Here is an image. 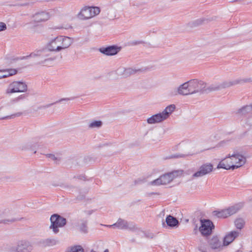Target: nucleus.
Listing matches in <instances>:
<instances>
[{
	"mask_svg": "<svg viewBox=\"0 0 252 252\" xmlns=\"http://www.w3.org/2000/svg\"><path fill=\"white\" fill-rule=\"evenodd\" d=\"M252 111V104L244 106L238 110V113L242 115H246L251 113Z\"/></svg>",
	"mask_w": 252,
	"mask_h": 252,
	"instance_id": "obj_26",
	"label": "nucleus"
},
{
	"mask_svg": "<svg viewBox=\"0 0 252 252\" xmlns=\"http://www.w3.org/2000/svg\"><path fill=\"white\" fill-rule=\"evenodd\" d=\"M172 94L173 95L180 94L188 95L191 94L189 90L188 82H185L180 85L177 90L172 92Z\"/></svg>",
	"mask_w": 252,
	"mask_h": 252,
	"instance_id": "obj_20",
	"label": "nucleus"
},
{
	"mask_svg": "<svg viewBox=\"0 0 252 252\" xmlns=\"http://www.w3.org/2000/svg\"><path fill=\"white\" fill-rule=\"evenodd\" d=\"M233 159L231 157V154H228L226 157L220 161L217 166V168H222L226 170L237 169V166H235L233 164Z\"/></svg>",
	"mask_w": 252,
	"mask_h": 252,
	"instance_id": "obj_15",
	"label": "nucleus"
},
{
	"mask_svg": "<svg viewBox=\"0 0 252 252\" xmlns=\"http://www.w3.org/2000/svg\"><path fill=\"white\" fill-rule=\"evenodd\" d=\"M11 212L8 209L0 210V223H8L14 222L16 219L11 217Z\"/></svg>",
	"mask_w": 252,
	"mask_h": 252,
	"instance_id": "obj_16",
	"label": "nucleus"
},
{
	"mask_svg": "<svg viewBox=\"0 0 252 252\" xmlns=\"http://www.w3.org/2000/svg\"><path fill=\"white\" fill-rule=\"evenodd\" d=\"M102 123L100 121H94L91 122L89 125V127L90 128H98L102 126Z\"/></svg>",
	"mask_w": 252,
	"mask_h": 252,
	"instance_id": "obj_31",
	"label": "nucleus"
},
{
	"mask_svg": "<svg viewBox=\"0 0 252 252\" xmlns=\"http://www.w3.org/2000/svg\"><path fill=\"white\" fill-rule=\"evenodd\" d=\"M166 222L169 226L172 227H176L179 224V221L177 219L170 215L166 217Z\"/></svg>",
	"mask_w": 252,
	"mask_h": 252,
	"instance_id": "obj_24",
	"label": "nucleus"
},
{
	"mask_svg": "<svg viewBox=\"0 0 252 252\" xmlns=\"http://www.w3.org/2000/svg\"><path fill=\"white\" fill-rule=\"evenodd\" d=\"M239 233L236 231H233L227 234L223 239V245L227 246L232 242L234 239L239 236Z\"/></svg>",
	"mask_w": 252,
	"mask_h": 252,
	"instance_id": "obj_22",
	"label": "nucleus"
},
{
	"mask_svg": "<svg viewBox=\"0 0 252 252\" xmlns=\"http://www.w3.org/2000/svg\"><path fill=\"white\" fill-rule=\"evenodd\" d=\"M69 100V98H62L60 100H59V101H57L54 103H50V104H47L46 105H44L43 106H41V108H48L49 107H50L51 106H52V105H53L55 103H58L59 102H61L62 101H68Z\"/></svg>",
	"mask_w": 252,
	"mask_h": 252,
	"instance_id": "obj_34",
	"label": "nucleus"
},
{
	"mask_svg": "<svg viewBox=\"0 0 252 252\" xmlns=\"http://www.w3.org/2000/svg\"><path fill=\"white\" fill-rule=\"evenodd\" d=\"M188 82L191 94L198 93H205L206 84L203 81L198 79H191Z\"/></svg>",
	"mask_w": 252,
	"mask_h": 252,
	"instance_id": "obj_8",
	"label": "nucleus"
},
{
	"mask_svg": "<svg viewBox=\"0 0 252 252\" xmlns=\"http://www.w3.org/2000/svg\"><path fill=\"white\" fill-rule=\"evenodd\" d=\"M3 75H5L4 78L8 77L10 76L16 74L17 73V70L15 69H2Z\"/></svg>",
	"mask_w": 252,
	"mask_h": 252,
	"instance_id": "obj_28",
	"label": "nucleus"
},
{
	"mask_svg": "<svg viewBox=\"0 0 252 252\" xmlns=\"http://www.w3.org/2000/svg\"><path fill=\"white\" fill-rule=\"evenodd\" d=\"M175 108L174 104L168 105L162 112L154 115L147 119V123L149 124H155L162 122L169 117L170 115L174 111Z\"/></svg>",
	"mask_w": 252,
	"mask_h": 252,
	"instance_id": "obj_4",
	"label": "nucleus"
},
{
	"mask_svg": "<svg viewBox=\"0 0 252 252\" xmlns=\"http://www.w3.org/2000/svg\"><path fill=\"white\" fill-rule=\"evenodd\" d=\"M33 247L32 244L27 240H21L17 242L16 246L9 248L10 252H32Z\"/></svg>",
	"mask_w": 252,
	"mask_h": 252,
	"instance_id": "obj_9",
	"label": "nucleus"
},
{
	"mask_svg": "<svg viewBox=\"0 0 252 252\" xmlns=\"http://www.w3.org/2000/svg\"><path fill=\"white\" fill-rule=\"evenodd\" d=\"M22 115V113L21 112H18L17 113H15L13 115H12L11 116H7L6 117H5L4 118H13L14 117H19L21 115Z\"/></svg>",
	"mask_w": 252,
	"mask_h": 252,
	"instance_id": "obj_38",
	"label": "nucleus"
},
{
	"mask_svg": "<svg viewBox=\"0 0 252 252\" xmlns=\"http://www.w3.org/2000/svg\"><path fill=\"white\" fill-rule=\"evenodd\" d=\"M249 81H250V79H237L234 80L226 81L220 83H215L211 84L208 87H206L205 93H208L210 92L219 91L221 89L229 88L232 86Z\"/></svg>",
	"mask_w": 252,
	"mask_h": 252,
	"instance_id": "obj_3",
	"label": "nucleus"
},
{
	"mask_svg": "<svg viewBox=\"0 0 252 252\" xmlns=\"http://www.w3.org/2000/svg\"><path fill=\"white\" fill-rule=\"evenodd\" d=\"M90 252H96V251H95L94 250H92Z\"/></svg>",
	"mask_w": 252,
	"mask_h": 252,
	"instance_id": "obj_45",
	"label": "nucleus"
},
{
	"mask_svg": "<svg viewBox=\"0 0 252 252\" xmlns=\"http://www.w3.org/2000/svg\"><path fill=\"white\" fill-rule=\"evenodd\" d=\"M201 226L199 230L203 236L207 237L210 235L215 228L213 223L209 220H201Z\"/></svg>",
	"mask_w": 252,
	"mask_h": 252,
	"instance_id": "obj_13",
	"label": "nucleus"
},
{
	"mask_svg": "<svg viewBox=\"0 0 252 252\" xmlns=\"http://www.w3.org/2000/svg\"><path fill=\"white\" fill-rule=\"evenodd\" d=\"M27 95L25 94H21L17 97V99L20 100L24 99L27 97Z\"/></svg>",
	"mask_w": 252,
	"mask_h": 252,
	"instance_id": "obj_40",
	"label": "nucleus"
},
{
	"mask_svg": "<svg viewBox=\"0 0 252 252\" xmlns=\"http://www.w3.org/2000/svg\"><path fill=\"white\" fill-rule=\"evenodd\" d=\"M48 51L47 49L35 50L31 53L29 55L21 57V59L27 60L30 57L34 58L36 59V64L47 66L50 64L49 63L54 60V59L49 57Z\"/></svg>",
	"mask_w": 252,
	"mask_h": 252,
	"instance_id": "obj_2",
	"label": "nucleus"
},
{
	"mask_svg": "<svg viewBox=\"0 0 252 252\" xmlns=\"http://www.w3.org/2000/svg\"><path fill=\"white\" fill-rule=\"evenodd\" d=\"M103 252H109V250L108 249H106Z\"/></svg>",
	"mask_w": 252,
	"mask_h": 252,
	"instance_id": "obj_44",
	"label": "nucleus"
},
{
	"mask_svg": "<svg viewBox=\"0 0 252 252\" xmlns=\"http://www.w3.org/2000/svg\"><path fill=\"white\" fill-rule=\"evenodd\" d=\"M100 11V9L98 7L85 6L78 14V17L82 20L89 19L98 15Z\"/></svg>",
	"mask_w": 252,
	"mask_h": 252,
	"instance_id": "obj_10",
	"label": "nucleus"
},
{
	"mask_svg": "<svg viewBox=\"0 0 252 252\" xmlns=\"http://www.w3.org/2000/svg\"><path fill=\"white\" fill-rule=\"evenodd\" d=\"M246 124L248 126H252V114L247 118Z\"/></svg>",
	"mask_w": 252,
	"mask_h": 252,
	"instance_id": "obj_36",
	"label": "nucleus"
},
{
	"mask_svg": "<svg viewBox=\"0 0 252 252\" xmlns=\"http://www.w3.org/2000/svg\"><path fill=\"white\" fill-rule=\"evenodd\" d=\"M240 209L239 205L231 206L229 208L220 211L213 212V215L218 218H225L237 213Z\"/></svg>",
	"mask_w": 252,
	"mask_h": 252,
	"instance_id": "obj_11",
	"label": "nucleus"
},
{
	"mask_svg": "<svg viewBox=\"0 0 252 252\" xmlns=\"http://www.w3.org/2000/svg\"><path fill=\"white\" fill-rule=\"evenodd\" d=\"M206 20L205 19L200 18L192 21L189 24L191 27H195L202 25Z\"/></svg>",
	"mask_w": 252,
	"mask_h": 252,
	"instance_id": "obj_30",
	"label": "nucleus"
},
{
	"mask_svg": "<svg viewBox=\"0 0 252 252\" xmlns=\"http://www.w3.org/2000/svg\"><path fill=\"white\" fill-rule=\"evenodd\" d=\"M245 224V221L242 219H236L235 221V225L237 229H241Z\"/></svg>",
	"mask_w": 252,
	"mask_h": 252,
	"instance_id": "obj_32",
	"label": "nucleus"
},
{
	"mask_svg": "<svg viewBox=\"0 0 252 252\" xmlns=\"http://www.w3.org/2000/svg\"><path fill=\"white\" fill-rule=\"evenodd\" d=\"M144 42L142 40H136V41H133L131 42V44L133 45H136L139 44H143Z\"/></svg>",
	"mask_w": 252,
	"mask_h": 252,
	"instance_id": "obj_39",
	"label": "nucleus"
},
{
	"mask_svg": "<svg viewBox=\"0 0 252 252\" xmlns=\"http://www.w3.org/2000/svg\"><path fill=\"white\" fill-rule=\"evenodd\" d=\"M20 101V100H19V99H17V97H16V98H14V99L12 100V101H13V102H17V101Z\"/></svg>",
	"mask_w": 252,
	"mask_h": 252,
	"instance_id": "obj_42",
	"label": "nucleus"
},
{
	"mask_svg": "<svg viewBox=\"0 0 252 252\" xmlns=\"http://www.w3.org/2000/svg\"><path fill=\"white\" fill-rule=\"evenodd\" d=\"M202 252H206L205 251H202Z\"/></svg>",
	"mask_w": 252,
	"mask_h": 252,
	"instance_id": "obj_46",
	"label": "nucleus"
},
{
	"mask_svg": "<svg viewBox=\"0 0 252 252\" xmlns=\"http://www.w3.org/2000/svg\"><path fill=\"white\" fill-rule=\"evenodd\" d=\"M109 227H116L120 229H132L134 228V226L130 224L126 220L122 219H119L117 221L112 225H106Z\"/></svg>",
	"mask_w": 252,
	"mask_h": 252,
	"instance_id": "obj_18",
	"label": "nucleus"
},
{
	"mask_svg": "<svg viewBox=\"0 0 252 252\" xmlns=\"http://www.w3.org/2000/svg\"><path fill=\"white\" fill-rule=\"evenodd\" d=\"M5 75H3L2 70H0V79L4 78Z\"/></svg>",
	"mask_w": 252,
	"mask_h": 252,
	"instance_id": "obj_41",
	"label": "nucleus"
},
{
	"mask_svg": "<svg viewBox=\"0 0 252 252\" xmlns=\"http://www.w3.org/2000/svg\"><path fill=\"white\" fill-rule=\"evenodd\" d=\"M27 90L28 86L25 82L15 81L8 85L5 90V94L9 95L16 93H25Z\"/></svg>",
	"mask_w": 252,
	"mask_h": 252,
	"instance_id": "obj_7",
	"label": "nucleus"
},
{
	"mask_svg": "<svg viewBox=\"0 0 252 252\" xmlns=\"http://www.w3.org/2000/svg\"><path fill=\"white\" fill-rule=\"evenodd\" d=\"M117 74L123 77L126 78L131 75L139 73L143 71L142 68H137L135 67L125 68L120 67L117 70Z\"/></svg>",
	"mask_w": 252,
	"mask_h": 252,
	"instance_id": "obj_14",
	"label": "nucleus"
},
{
	"mask_svg": "<svg viewBox=\"0 0 252 252\" xmlns=\"http://www.w3.org/2000/svg\"><path fill=\"white\" fill-rule=\"evenodd\" d=\"M51 225L49 228L54 234L59 232V228L63 227L66 223V220L60 215L55 214L50 217Z\"/></svg>",
	"mask_w": 252,
	"mask_h": 252,
	"instance_id": "obj_6",
	"label": "nucleus"
},
{
	"mask_svg": "<svg viewBox=\"0 0 252 252\" xmlns=\"http://www.w3.org/2000/svg\"><path fill=\"white\" fill-rule=\"evenodd\" d=\"M208 243L212 249H221L224 246L217 236H213Z\"/></svg>",
	"mask_w": 252,
	"mask_h": 252,
	"instance_id": "obj_23",
	"label": "nucleus"
},
{
	"mask_svg": "<svg viewBox=\"0 0 252 252\" xmlns=\"http://www.w3.org/2000/svg\"><path fill=\"white\" fill-rule=\"evenodd\" d=\"M6 24L3 22H0V32L6 30Z\"/></svg>",
	"mask_w": 252,
	"mask_h": 252,
	"instance_id": "obj_37",
	"label": "nucleus"
},
{
	"mask_svg": "<svg viewBox=\"0 0 252 252\" xmlns=\"http://www.w3.org/2000/svg\"><path fill=\"white\" fill-rule=\"evenodd\" d=\"M59 243V241L56 239H45L43 243L46 246L51 247L56 245Z\"/></svg>",
	"mask_w": 252,
	"mask_h": 252,
	"instance_id": "obj_27",
	"label": "nucleus"
},
{
	"mask_svg": "<svg viewBox=\"0 0 252 252\" xmlns=\"http://www.w3.org/2000/svg\"><path fill=\"white\" fill-rule=\"evenodd\" d=\"M182 173V170H175L164 174L160 176L158 178L151 182L150 185L157 186L167 185L171 182L175 178L180 176Z\"/></svg>",
	"mask_w": 252,
	"mask_h": 252,
	"instance_id": "obj_5",
	"label": "nucleus"
},
{
	"mask_svg": "<svg viewBox=\"0 0 252 252\" xmlns=\"http://www.w3.org/2000/svg\"><path fill=\"white\" fill-rule=\"evenodd\" d=\"M199 250L201 252H202V251H205L204 250H203L201 248H198Z\"/></svg>",
	"mask_w": 252,
	"mask_h": 252,
	"instance_id": "obj_43",
	"label": "nucleus"
},
{
	"mask_svg": "<svg viewBox=\"0 0 252 252\" xmlns=\"http://www.w3.org/2000/svg\"><path fill=\"white\" fill-rule=\"evenodd\" d=\"M33 146V144L32 142H27V143L24 144L22 146V148L23 150H29V149L33 150L34 149L32 148Z\"/></svg>",
	"mask_w": 252,
	"mask_h": 252,
	"instance_id": "obj_33",
	"label": "nucleus"
},
{
	"mask_svg": "<svg viewBox=\"0 0 252 252\" xmlns=\"http://www.w3.org/2000/svg\"><path fill=\"white\" fill-rule=\"evenodd\" d=\"M50 15L48 12L41 11L35 13L33 16V22L38 23L45 22L49 19Z\"/></svg>",
	"mask_w": 252,
	"mask_h": 252,
	"instance_id": "obj_21",
	"label": "nucleus"
},
{
	"mask_svg": "<svg viewBox=\"0 0 252 252\" xmlns=\"http://www.w3.org/2000/svg\"><path fill=\"white\" fill-rule=\"evenodd\" d=\"M121 50V47L116 46H109L106 47H101L99 51L106 56H113L117 54Z\"/></svg>",
	"mask_w": 252,
	"mask_h": 252,
	"instance_id": "obj_19",
	"label": "nucleus"
},
{
	"mask_svg": "<svg viewBox=\"0 0 252 252\" xmlns=\"http://www.w3.org/2000/svg\"><path fill=\"white\" fill-rule=\"evenodd\" d=\"M213 165L209 162L202 164L192 175L193 178H198L210 174L213 171Z\"/></svg>",
	"mask_w": 252,
	"mask_h": 252,
	"instance_id": "obj_12",
	"label": "nucleus"
},
{
	"mask_svg": "<svg viewBox=\"0 0 252 252\" xmlns=\"http://www.w3.org/2000/svg\"><path fill=\"white\" fill-rule=\"evenodd\" d=\"M66 252H84V250L81 246L76 245L68 248Z\"/></svg>",
	"mask_w": 252,
	"mask_h": 252,
	"instance_id": "obj_29",
	"label": "nucleus"
},
{
	"mask_svg": "<svg viewBox=\"0 0 252 252\" xmlns=\"http://www.w3.org/2000/svg\"><path fill=\"white\" fill-rule=\"evenodd\" d=\"M73 42L72 38L59 36L51 41L47 45V49L50 51L59 52L68 48Z\"/></svg>",
	"mask_w": 252,
	"mask_h": 252,
	"instance_id": "obj_1",
	"label": "nucleus"
},
{
	"mask_svg": "<svg viewBox=\"0 0 252 252\" xmlns=\"http://www.w3.org/2000/svg\"><path fill=\"white\" fill-rule=\"evenodd\" d=\"M231 157L234 159V160L233 159V164L235 166H237V168L244 165L246 162V157L237 152H234L232 154Z\"/></svg>",
	"mask_w": 252,
	"mask_h": 252,
	"instance_id": "obj_17",
	"label": "nucleus"
},
{
	"mask_svg": "<svg viewBox=\"0 0 252 252\" xmlns=\"http://www.w3.org/2000/svg\"><path fill=\"white\" fill-rule=\"evenodd\" d=\"M46 157L49 158H51V159L56 161V162L60 161V159H58V158H57L54 155L51 154H47Z\"/></svg>",
	"mask_w": 252,
	"mask_h": 252,
	"instance_id": "obj_35",
	"label": "nucleus"
},
{
	"mask_svg": "<svg viewBox=\"0 0 252 252\" xmlns=\"http://www.w3.org/2000/svg\"><path fill=\"white\" fill-rule=\"evenodd\" d=\"M88 221L86 220H81L78 224L79 231L83 233L88 232Z\"/></svg>",
	"mask_w": 252,
	"mask_h": 252,
	"instance_id": "obj_25",
	"label": "nucleus"
}]
</instances>
